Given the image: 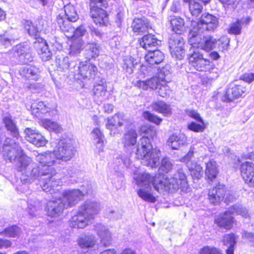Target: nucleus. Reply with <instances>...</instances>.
I'll use <instances>...</instances> for the list:
<instances>
[{"label": "nucleus", "instance_id": "nucleus-54", "mask_svg": "<svg viewBox=\"0 0 254 254\" xmlns=\"http://www.w3.org/2000/svg\"><path fill=\"white\" fill-rule=\"evenodd\" d=\"M187 128L189 130L194 132H202L204 130V123L201 124L191 122L188 124Z\"/></svg>", "mask_w": 254, "mask_h": 254}, {"label": "nucleus", "instance_id": "nucleus-29", "mask_svg": "<svg viewBox=\"0 0 254 254\" xmlns=\"http://www.w3.org/2000/svg\"><path fill=\"white\" fill-rule=\"evenodd\" d=\"M160 81L157 77H152L146 80H138L135 83V85L143 90H146L148 89H156L159 86Z\"/></svg>", "mask_w": 254, "mask_h": 254}, {"label": "nucleus", "instance_id": "nucleus-11", "mask_svg": "<svg viewBox=\"0 0 254 254\" xmlns=\"http://www.w3.org/2000/svg\"><path fill=\"white\" fill-rule=\"evenodd\" d=\"M97 71L94 64L88 62H81L77 64L73 76L77 80H90L95 78Z\"/></svg>", "mask_w": 254, "mask_h": 254}, {"label": "nucleus", "instance_id": "nucleus-44", "mask_svg": "<svg viewBox=\"0 0 254 254\" xmlns=\"http://www.w3.org/2000/svg\"><path fill=\"white\" fill-rule=\"evenodd\" d=\"M84 42L82 39H73L70 46L69 55L76 56L79 55L83 48Z\"/></svg>", "mask_w": 254, "mask_h": 254}, {"label": "nucleus", "instance_id": "nucleus-1", "mask_svg": "<svg viewBox=\"0 0 254 254\" xmlns=\"http://www.w3.org/2000/svg\"><path fill=\"white\" fill-rule=\"evenodd\" d=\"M133 175L136 185L140 188L137 190L138 195L143 200L150 203H154L156 200L152 192L151 186L160 193H173L179 189L182 191H186L189 187L186 174L182 168L178 169L170 179L162 174L153 177L148 173L135 172Z\"/></svg>", "mask_w": 254, "mask_h": 254}, {"label": "nucleus", "instance_id": "nucleus-37", "mask_svg": "<svg viewBox=\"0 0 254 254\" xmlns=\"http://www.w3.org/2000/svg\"><path fill=\"white\" fill-rule=\"evenodd\" d=\"M77 242L78 245L81 248H90L95 245L96 240L93 235H87L81 236Z\"/></svg>", "mask_w": 254, "mask_h": 254}, {"label": "nucleus", "instance_id": "nucleus-27", "mask_svg": "<svg viewBox=\"0 0 254 254\" xmlns=\"http://www.w3.org/2000/svg\"><path fill=\"white\" fill-rule=\"evenodd\" d=\"M184 1L189 2L190 13L192 16L196 17L201 13L203 9V6L200 1L207 3L210 0H184Z\"/></svg>", "mask_w": 254, "mask_h": 254}, {"label": "nucleus", "instance_id": "nucleus-38", "mask_svg": "<svg viewBox=\"0 0 254 254\" xmlns=\"http://www.w3.org/2000/svg\"><path fill=\"white\" fill-rule=\"evenodd\" d=\"M170 23L172 30L177 34H181L185 29V22L183 19L180 17L172 16L170 18Z\"/></svg>", "mask_w": 254, "mask_h": 254}, {"label": "nucleus", "instance_id": "nucleus-10", "mask_svg": "<svg viewBox=\"0 0 254 254\" xmlns=\"http://www.w3.org/2000/svg\"><path fill=\"white\" fill-rule=\"evenodd\" d=\"M53 151L60 164L62 162L70 160L74 155V150L68 140L61 139Z\"/></svg>", "mask_w": 254, "mask_h": 254}, {"label": "nucleus", "instance_id": "nucleus-43", "mask_svg": "<svg viewBox=\"0 0 254 254\" xmlns=\"http://www.w3.org/2000/svg\"><path fill=\"white\" fill-rule=\"evenodd\" d=\"M137 62L136 60L131 57H127L124 59V63L122 65L123 68L127 73L131 74L133 73L135 65H137Z\"/></svg>", "mask_w": 254, "mask_h": 254}, {"label": "nucleus", "instance_id": "nucleus-13", "mask_svg": "<svg viewBox=\"0 0 254 254\" xmlns=\"http://www.w3.org/2000/svg\"><path fill=\"white\" fill-rule=\"evenodd\" d=\"M194 147H191L188 153L181 159V161L187 164L191 175L193 179H198L202 173V167L196 162L191 161L193 156Z\"/></svg>", "mask_w": 254, "mask_h": 254}, {"label": "nucleus", "instance_id": "nucleus-19", "mask_svg": "<svg viewBox=\"0 0 254 254\" xmlns=\"http://www.w3.org/2000/svg\"><path fill=\"white\" fill-rule=\"evenodd\" d=\"M225 194V187L223 185H218L209 190L208 199L211 203L216 205L223 199Z\"/></svg>", "mask_w": 254, "mask_h": 254}, {"label": "nucleus", "instance_id": "nucleus-8", "mask_svg": "<svg viewBox=\"0 0 254 254\" xmlns=\"http://www.w3.org/2000/svg\"><path fill=\"white\" fill-rule=\"evenodd\" d=\"M24 27L29 35L35 39L34 47L43 61L49 60L52 56V53L49 50L47 42L39 36L38 29L34 26L30 21H26Z\"/></svg>", "mask_w": 254, "mask_h": 254}, {"label": "nucleus", "instance_id": "nucleus-58", "mask_svg": "<svg viewBox=\"0 0 254 254\" xmlns=\"http://www.w3.org/2000/svg\"><path fill=\"white\" fill-rule=\"evenodd\" d=\"M242 238L247 240L252 246H254V232L243 230L242 232Z\"/></svg>", "mask_w": 254, "mask_h": 254}, {"label": "nucleus", "instance_id": "nucleus-53", "mask_svg": "<svg viewBox=\"0 0 254 254\" xmlns=\"http://www.w3.org/2000/svg\"><path fill=\"white\" fill-rule=\"evenodd\" d=\"M170 74V67L169 66L167 65L160 70L158 73L157 78L160 82L164 81L165 82H167V80H169V76Z\"/></svg>", "mask_w": 254, "mask_h": 254}, {"label": "nucleus", "instance_id": "nucleus-5", "mask_svg": "<svg viewBox=\"0 0 254 254\" xmlns=\"http://www.w3.org/2000/svg\"><path fill=\"white\" fill-rule=\"evenodd\" d=\"M136 157L142 160V163L151 168L156 167L159 164L160 152L153 149L149 138L142 136L139 139L136 145Z\"/></svg>", "mask_w": 254, "mask_h": 254}, {"label": "nucleus", "instance_id": "nucleus-59", "mask_svg": "<svg viewBox=\"0 0 254 254\" xmlns=\"http://www.w3.org/2000/svg\"><path fill=\"white\" fill-rule=\"evenodd\" d=\"M67 38H73L74 39L75 28L72 27L69 23L62 30Z\"/></svg>", "mask_w": 254, "mask_h": 254}, {"label": "nucleus", "instance_id": "nucleus-7", "mask_svg": "<svg viewBox=\"0 0 254 254\" xmlns=\"http://www.w3.org/2000/svg\"><path fill=\"white\" fill-rule=\"evenodd\" d=\"M240 215L244 218H249L250 214L248 210L241 204H236L230 207L228 211L219 215L215 219V223L220 228L230 230L232 227L234 217L232 214Z\"/></svg>", "mask_w": 254, "mask_h": 254}, {"label": "nucleus", "instance_id": "nucleus-47", "mask_svg": "<svg viewBox=\"0 0 254 254\" xmlns=\"http://www.w3.org/2000/svg\"><path fill=\"white\" fill-rule=\"evenodd\" d=\"M41 123L43 127L49 131L59 132H60L61 130V127L59 124L51 120L47 119L43 120L41 121Z\"/></svg>", "mask_w": 254, "mask_h": 254}, {"label": "nucleus", "instance_id": "nucleus-28", "mask_svg": "<svg viewBox=\"0 0 254 254\" xmlns=\"http://www.w3.org/2000/svg\"><path fill=\"white\" fill-rule=\"evenodd\" d=\"M100 83H96L94 86L93 92L94 95V98L97 102H101L105 99L106 95L107 86L105 81L102 80Z\"/></svg>", "mask_w": 254, "mask_h": 254}, {"label": "nucleus", "instance_id": "nucleus-60", "mask_svg": "<svg viewBox=\"0 0 254 254\" xmlns=\"http://www.w3.org/2000/svg\"><path fill=\"white\" fill-rule=\"evenodd\" d=\"M199 254H221L219 251L215 248L204 247L201 249Z\"/></svg>", "mask_w": 254, "mask_h": 254}, {"label": "nucleus", "instance_id": "nucleus-2", "mask_svg": "<svg viewBox=\"0 0 254 254\" xmlns=\"http://www.w3.org/2000/svg\"><path fill=\"white\" fill-rule=\"evenodd\" d=\"M36 160L41 166H38L33 161L26 174L20 177L21 182L24 187L26 184L31 183L35 179H38L43 190L51 194L59 191L63 182L58 176L53 167L59 164L54 151H46L36 155Z\"/></svg>", "mask_w": 254, "mask_h": 254}, {"label": "nucleus", "instance_id": "nucleus-16", "mask_svg": "<svg viewBox=\"0 0 254 254\" xmlns=\"http://www.w3.org/2000/svg\"><path fill=\"white\" fill-rule=\"evenodd\" d=\"M24 133L26 140L37 147L44 146L47 142L45 137L35 129L27 127L25 129Z\"/></svg>", "mask_w": 254, "mask_h": 254}, {"label": "nucleus", "instance_id": "nucleus-41", "mask_svg": "<svg viewBox=\"0 0 254 254\" xmlns=\"http://www.w3.org/2000/svg\"><path fill=\"white\" fill-rule=\"evenodd\" d=\"M31 112L35 116L40 113L45 114L50 111V108L46 106L44 102L41 101H35L31 106Z\"/></svg>", "mask_w": 254, "mask_h": 254}, {"label": "nucleus", "instance_id": "nucleus-9", "mask_svg": "<svg viewBox=\"0 0 254 254\" xmlns=\"http://www.w3.org/2000/svg\"><path fill=\"white\" fill-rule=\"evenodd\" d=\"M218 25L216 17L208 13H203L199 22L192 21L189 34L192 37L196 35H202L204 31H214Z\"/></svg>", "mask_w": 254, "mask_h": 254}, {"label": "nucleus", "instance_id": "nucleus-35", "mask_svg": "<svg viewBox=\"0 0 254 254\" xmlns=\"http://www.w3.org/2000/svg\"><path fill=\"white\" fill-rule=\"evenodd\" d=\"M41 207V203L36 198H29L27 201L26 211L30 218L36 216V212Z\"/></svg>", "mask_w": 254, "mask_h": 254}, {"label": "nucleus", "instance_id": "nucleus-52", "mask_svg": "<svg viewBox=\"0 0 254 254\" xmlns=\"http://www.w3.org/2000/svg\"><path fill=\"white\" fill-rule=\"evenodd\" d=\"M229 42L230 40L227 37L223 36L217 41V46L220 51L225 52L228 49Z\"/></svg>", "mask_w": 254, "mask_h": 254}, {"label": "nucleus", "instance_id": "nucleus-21", "mask_svg": "<svg viewBox=\"0 0 254 254\" xmlns=\"http://www.w3.org/2000/svg\"><path fill=\"white\" fill-rule=\"evenodd\" d=\"M165 58L164 54L160 50H148L145 56L146 62L151 65H157L162 63Z\"/></svg>", "mask_w": 254, "mask_h": 254}, {"label": "nucleus", "instance_id": "nucleus-24", "mask_svg": "<svg viewBox=\"0 0 254 254\" xmlns=\"http://www.w3.org/2000/svg\"><path fill=\"white\" fill-rule=\"evenodd\" d=\"M92 140L99 153L102 152L104 148V135L98 128H94L92 132Z\"/></svg>", "mask_w": 254, "mask_h": 254}, {"label": "nucleus", "instance_id": "nucleus-14", "mask_svg": "<svg viewBox=\"0 0 254 254\" xmlns=\"http://www.w3.org/2000/svg\"><path fill=\"white\" fill-rule=\"evenodd\" d=\"M83 193L79 190L73 189L65 190L61 198L66 207H71L77 204L83 197Z\"/></svg>", "mask_w": 254, "mask_h": 254}, {"label": "nucleus", "instance_id": "nucleus-6", "mask_svg": "<svg viewBox=\"0 0 254 254\" xmlns=\"http://www.w3.org/2000/svg\"><path fill=\"white\" fill-rule=\"evenodd\" d=\"M100 210L99 204L94 201H87L80 207L76 215L70 220V226L73 228L83 229L91 223V220Z\"/></svg>", "mask_w": 254, "mask_h": 254}, {"label": "nucleus", "instance_id": "nucleus-55", "mask_svg": "<svg viewBox=\"0 0 254 254\" xmlns=\"http://www.w3.org/2000/svg\"><path fill=\"white\" fill-rule=\"evenodd\" d=\"M90 7L91 9L106 8L108 2L106 0H90Z\"/></svg>", "mask_w": 254, "mask_h": 254}, {"label": "nucleus", "instance_id": "nucleus-15", "mask_svg": "<svg viewBox=\"0 0 254 254\" xmlns=\"http://www.w3.org/2000/svg\"><path fill=\"white\" fill-rule=\"evenodd\" d=\"M246 92V87L242 84H231L222 98L224 102H231L234 99L242 97Z\"/></svg>", "mask_w": 254, "mask_h": 254}, {"label": "nucleus", "instance_id": "nucleus-12", "mask_svg": "<svg viewBox=\"0 0 254 254\" xmlns=\"http://www.w3.org/2000/svg\"><path fill=\"white\" fill-rule=\"evenodd\" d=\"M184 43V40L180 35L174 34L171 36L169 41V45L173 57L179 60L183 59L185 54Z\"/></svg>", "mask_w": 254, "mask_h": 254}, {"label": "nucleus", "instance_id": "nucleus-17", "mask_svg": "<svg viewBox=\"0 0 254 254\" xmlns=\"http://www.w3.org/2000/svg\"><path fill=\"white\" fill-rule=\"evenodd\" d=\"M242 177L249 186H254V164L250 162L243 163L240 167Z\"/></svg>", "mask_w": 254, "mask_h": 254}, {"label": "nucleus", "instance_id": "nucleus-50", "mask_svg": "<svg viewBox=\"0 0 254 254\" xmlns=\"http://www.w3.org/2000/svg\"><path fill=\"white\" fill-rule=\"evenodd\" d=\"M173 163L169 158L165 157L162 159L159 170L165 173H168L173 168Z\"/></svg>", "mask_w": 254, "mask_h": 254}, {"label": "nucleus", "instance_id": "nucleus-62", "mask_svg": "<svg viewBox=\"0 0 254 254\" xmlns=\"http://www.w3.org/2000/svg\"><path fill=\"white\" fill-rule=\"evenodd\" d=\"M116 161H118L119 163H120L121 161L123 163L124 166L127 168H129L131 165V161L128 155H123L121 157L117 158Z\"/></svg>", "mask_w": 254, "mask_h": 254}, {"label": "nucleus", "instance_id": "nucleus-22", "mask_svg": "<svg viewBox=\"0 0 254 254\" xmlns=\"http://www.w3.org/2000/svg\"><path fill=\"white\" fill-rule=\"evenodd\" d=\"M19 73L22 76L30 80H37L40 71L38 68L32 65H27L20 68Z\"/></svg>", "mask_w": 254, "mask_h": 254}, {"label": "nucleus", "instance_id": "nucleus-42", "mask_svg": "<svg viewBox=\"0 0 254 254\" xmlns=\"http://www.w3.org/2000/svg\"><path fill=\"white\" fill-rule=\"evenodd\" d=\"M205 173L208 179L211 181L216 177L217 170L215 161L211 160L206 164Z\"/></svg>", "mask_w": 254, "mask_h": 254}, {"label": "nucleus", "instance_id": "nucleus-61", "mask_svg": "<svg viewBox=\"0 0 254 254\" xmlns=\"http://www.w3.org/2000/svg\"><path fill=\"white\" fill-rule=\"evenodd\" d=\"M87 33L86 30L83 26H80L75 29L74 32V39L78 40L82 39L80 38L81 37L85 35Z\"/></svg>", "mask_w": 254, "mask_h": 254}, {"label": "nucleus", "instance_id": "nucleus-26", "mask_svg": "<svg viewBox=\"0 0 254 254\" xmlns=\"http://www.w3.org/2000/svg\"><path fill=\"white\" fill-rule=\"evenodd\" d=\"M187 140V137L183 134H173L167 140V144L173 150H178L184 145Z\"/></svg>", "mask_w": 254, "mask_h": 254}, {"label": "nucleus", "instance_id": "nucleus-30", "mask_svg": "<svg viewBox=\"0 0 254 254\" xmlns=\"http://www.w3.org/2000/svg\"><path fill=\"white\" fill-rule=\"evenodd\" d=\"M151 108L153 111L161 113L165 116H171L172 113L170 105L162 101L153 102L151 105Z\"/></svg>", "mask_w": 254, "mask_h": 254}, {"label": "nucleus", "instance_id": "nucleus-23", "mask_svg": "<svg viewBox=\"0 0 254 254\" xmlns=\"http://www.w3.org/2000/svg\"><path fill=\"white\" fill-rule=\"evenodd\" d=\"M97 234L100 239L101 243L104 246H108L111 243V234L107 227L101 224L96 226Z\"/></svg>", "mask_w": 254, "mask_h": 254}, {"label": "nucleus", "instance_id": "nucleus-34", "mask_svg": "<svg viewBox=\"0 0 254 254\" xmlns=\"http://www.w3.org/2000/svg\"><path fill=\"white\" fill-rule=\"evenodd\" d=\"M160 41L152 34L144 35L139 42L140 46L147 50L148 48L158 45Z\"/></svg>", "mask_w": 254, "mask_h": 254}, {"label": "nucleus", "instance_id": "nucleus-36", "mask_svg": "<svg viewBox=\"0 0 254 254\" xmlns=\"http://www.w3.org/2000/svg\"><path fill=\"white\" fill-rule=\"evenodd\" d=\"M3 122L6 129L10 134L15 138H18L19 136L18 129L16 123L12 120L11 117L6 116L3 119Z\"/></svg>", "mask_w": 254, "mask_h": 254}, {"label": "nucleus", "instance_id": "nucleus-39", "mask_svg": "<svg viewBox=\"0 0 254 254\" xmlns=\"http://www.w3.org/2000/svg\"><path fill=\"white\" fill-rule=\"evenodd\" d=\"M124 115L122 114H116L114 116L108 118L106 124L107 128L111 129L113 127H118L123 126Z\"/></svg>", "mask_w": 254, "mask_h": 254}, {"label": "nucleus", "instance_id": "nucleus-57", "mask_svg": "<svg viewBox=\"0 0 254 254\" xmlns=\"http://www.w3.org/2000/svg\"><path fill=\"white\" fill-rule=\"evenodd\" d=\"M186 114L190 117L195 120L198 123L203 124V121L199 114L195 110L188 109L186 111Z\"/></svg>", "mask_w": 254, "mask_h": 254}, {"label": "nucleus", "instance_id": "nucleus-3", "mask_svg": "<svg viewBox=\"0 0 254 254\" xmlns=\"http://www.w3.org/2000/svg\"><path fill=\"white\" fill-rule=\"evenodd\" d=\"M188 36L189 43L192 46L188 54L190 64L198 71H208L210 73L212 72L214 75L208 76L209 79H214L217 78V69L215 67V65L212 62L203 57L201 51L204 50L208 52L215 48L217 45V40L210 36L204 37L203 41H201V35H196L191 37L190 34H189Z\"/></svg>", "mask_w": 254, "mask_h": 254}, {"label": "nucleus", "instance_id": "nucleus-56", "mask_svg": "<svg viewBox=\"0 0 254 254\" xmlns=\"http://www.w3.org/2000/svg\"><path fill=\"white\" fill-rule=\"evenodd\" d=\"M242 25L239 21H237L235 23H233L229 30V33L233 34L235 35L240 34L241 32Z\"/></svg>", "mask_w": 254, "mask_h": 254}, {"label": "nucleus", "instance_id": "nucleus-49", "mask_svg": "<svg viewBox=\"0 0 254 254\" xmlns=\"http://www.w3.org/2000/svg\"><path fill=\"white\" fill-rule=\"evenodd\" d=\"M158 94L162 97H166L170 95L171 93V90L169 86L167 84V82L164 81L161 82L159 84V86L157 87Z\"/></svg>", "mask_w": 254, "mask_h": 254}, {"label": "nucleus", "instance_id": "nucleus-40", "mask_svg": "<svg viewBox=\"0 0 254 254\" xmlns=\"http://www.w3.org/2000/svg\"><path fill=\"white\" fill-rule=\"evenodd\" d=\"M236 236L234 234L225 235L223 237V242L224 245L228 246L227 254H234V246L236 244Z\"/></svg>", "mask_w": 254, "mask_h": 254}, {"label": "nucleus", "instance_id": "nucleus-25", "mask_svg": "<svg viewBox=\"0 0 254 254\" xmlns=\"http://www.w3.org/2000/svg\"><path fill=\"white\" fill-rule=\"evenodd\" d=\"M16 54L19 57V62L27 64L33 60V56L28 47L18 46L16 47Z\"/></svg>", "mask_w": 254, "mask_h": 254}, {"label": "nucleus", "instance_id": "nucleus-20", "mask_svg": "<svg viewBox=\"0 0 254 254\" xmlns=\"http://www.w3.org/2000/svg\"><path fill=\"white\" fill-rule=\"evenodd\" d=\"M91 16L96 25L105 26L108 23V17L106 11L103 8L91 9Z\"/></svg>", "mask_w": 254, "mask_h": 254}, {"label": "nucleus", "instance_id": "nucleus-31", "mask_svg": "<svg viewBox=\"0 0 254 254\" xmlns=\"http://www.w3.org/2000/svg\"><path fill=\"white\" fill-rule=\"evenodd\" d=\"M137 133L134 129L130 128L126 131L122 142L126 148L134 146L136 143Z\"/></svg>", "mask_w": 254, "mask_h": 254}, {"label": "nucleus", "instance_id": "nucleus-64", "mask_svg": "<svg viewBox=\"0 0 254 254\" xmlns=\"http://www.w3.org/2000/svg\"><path fill=\"white\" fill-rule=\"evenodd\" d=\"M241 79L246 82L251 83L254 80V73H245L241 76Z\"/></svg>", "mask_w": 254, "mask_h": 254}, {"label": "nucleus", "instance_id": "nucleus-32", "mask_svg": "<svg viewBox=\"0 0 254 254\" xmlns=\"http://www.w3.org/2000/svg\"><path fill=\"white\" fill-rule=\"evenodd\" d=\"M56 63L58 67L60 70L65 71L69 69L71 73L74 74L76 69L77 64L74 62H69L67 57H64L62 59H59L56 60Z\"/></svg>", "mask_w": 254, "mask_h": 254}, {"label": "nucleus", "instance_id": "nucleus-48", "mask_svg": "<svg viewBox=\"0 0 254 254\" xmlns=\"http://www.w3.org/2000/svg\"><path fill=\"white\" fill-rule=\"evenodd\" d=\"M86 51L92 58H96L99 55L100 46L96 43H88L86 46Z\"/></svg>", "mask_w": 254, "mask_h": 254}, {"label": "nucleus", "instance_id": "nucleus-4", "mask_svg": "<svg viewBox=\"0 0 254 254\" xmlns=\"http://www.w3.org/2000/svg\"><path fill=\"white\" fill-rule=\"evenodd\" d=\"M2 153L6 160L16 163V169L21 173V176L26 174L32 160L24 154L18 144L10 138H6L3 144Z\"/></svg>", "mask_w": 254, "mask_h": 254}, {"label": "nucleus", "instance_id": "nucleus-33", "mask_svg": "<svg viewBox=\"0 0 254 254\" xmlns=\"http://www.w3.org/2000/svg\"><path fill=\"white\" fill-rule=\"evenodd\" d=\"M149 26V22L145 17L135 18L132 24L133 31L138 34L146 32Z\"/></svg>", "mask_w": 254, "mask_h": 254}, {"label": "nucleus", "instance_id": "nucleus-46", "mask_svg": "<svg viewBox=\"0 0 254 254\" xmlns=\"http://www.w3.org/2000/svg\"><path fill=\"white\" fill-rule=\"evenodd\" d=\"M65 16L68 21L75 22L78 18V15L74 7L70 4H67L64 6Z\"/></svg>", "mask_w": 254, "mask_h": 254}, {"label": "nucleus", "instance_id": "nucleus-51", "mask_svg": "<svg viewBox=\"0 0 254 254\" xmlns=\"http://www.w3.org/2000/svg\"><path fill=\"white\" fill-rule=\"evenodd\" d=\"M142 116L145 119L157 125H159L162 121L161 118L151 113L149 111L144 112L142 114Z\"/></svg>", "mask_w": 254, "mask_h": 254}, {"label": "nucleus", "instance_id": "nucleus-18", "mask_svg": "<svg viewBox=\"0 0 254 254\" xmlns=\"http://www.w3.org/2000/svg\"><path fill=\"white\" fill-rule=\"evenodd\" d=\"M65 208L66 207L61 198L56 200H49L47 204V214L52 217H57L62 214Z\"/></svg>", "mask_w": 254, "mask_h": 254}, {"label": "nucleus", "instance_id": "nucleus-45", "mask_svg": "<svg viewBox=\"0 0 254 254\" xmlns=\"http://www.w3.org/2000/svg\"><path fill=\"white\" fill-rule=\"evenodd\" d=\"M21 233L20 228L16 226L12 225L6 228L3 231L0 232V235L7 237H17L20 236Z\"/></svg>", "mask_w": 254, "mask_h": 254}, {"label": "nucleus", "instance_id": "nucleus-63", "mask_svg": "<svg viewBox=\"0 0 254 254\" xmlns=\"http://www.w3.org/2000/svg\"><path fill=\"white\" fill-rule=\"evenodd\" d=\"M106 215L108 217L113 219H119L121 217L122 214L118 211L109 209L106 211Z\"/></svg>", "mask_w": 254, "mask_h": 254}]
</instances>
